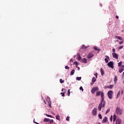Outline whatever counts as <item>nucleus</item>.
Listing matches in <instances>:
<instances>
[{
	"instance_id": "f257e3e1",
	"label": "nucleus",
	"mask_w": 124,
	"mask_h": 124,
	"mask_svg": "<svg viewBox=\"0 0 124 124\" xmlns=\"http://www.w3.org/2000/svg\"><path fill=\"white\" fill-rule=\"evenodd\" d=\"M101 95V102L99 104L98 110L99 111H101L102 107H105V104L106 102L104 101V93L101 91H98L96 93V96H99Z\"/></svg>"
},
{
	"instance_id": "f03ea898",
	"label": "nucleus",
	"mask_w": 124,
	"mask_h": 124,
	"mask_svg": "<svg viewBox=\"0 0 124 124\" xmlns=\"http://www.w3.org/2000/svg\"><path fill=\"white\" fill-rule=\"evenodd\" d=\"M113 92L111 90H110L108 92V96L109 99H112V98H113Z\"/></svg>"
},
{
	"instance_id": "7ed1b4c3",
	"label": "nucleus",
	"mask_w": 124,
	"mask_h": 124,
	"mask_svg": "<svg viewBox=\"0 0 124 124\" xmlns=\"http://www.w3.org/2000/svg\"><path fill=\"white\" fill-rule=\"evenodd\" d=\"M116 113L117 115H122L123 113V110L119 107H117L116 109Z\"/></svg>"
},
{
	"instance_id": "20e7f679",
	"label": "nucleus",
	"mask_w": 124,
	"mask_h": 124,
	"mask_svg": "<svg viewBox=\"0 0 124 124\" xmlns=\"http://www.w3.org/2000/svg\"><path fill=\"white\" fill-rule=\"evenodd\" d=\"M93 56H94V51H92L90 52L87 57H88V58L90 59H91V58H93Z\"/></svg>"
},
{
	"instance_id": "39448f33",
	"label": "nucleus",
	"mask_w": 124,
	"mask_h": 124,
	"mask_svg": "<svg viewBox=\"0 0 124 124\" xmlns=\"http://www.w3.org/2000/svg\"><path fill=\"white\" fill-rule=\"evenodd\" d=\"M108 67H110L112 69L114 68V62L111 61L108 63Z\"/></svg>"
},
{
	"instance_id": "423d86ee",
	"label": "nucleus",
	"mask_w": 124,
	"mask_h": 124,
	"mask_svg": "<svg viewBox=\"0 0 124 124\" xmlns=\"http://www.w3.org/2000/svg\"><path fill=\"white\" fill-rule=\"evenodd\" d=\"M97 91H98V87H93L91 90V93H93V94H94L95 92H96Z\"/></svg>"
},
{
	"instance_id": "0eeeda50",
	"label": "nucleus",
	"mask_w": 124,
	"mask_h": 124,
	"mask_svg": "<svg viewBox=\"0 0 124 124\" xmlns=\"http://www.w3.org/2000/svg\"><path fill=\"white\" fill-rule=\"evenodd\" d=\"M97 113V108H94L92 110V114L93 116H96Z\"/></svg>"
},
{
	"instance_id": "6e6552de",
	"label": "nucleus",
	"mask_w": 124,
	"mask_h": 124,
	"mask_svg": "<svg viewBox=\"0 0 124 124\" xmlns=\"http://www.w3.org/2000/svg\"><path fill=\"white\" fill-rule=\"evenodd\" d=\"M124 70V65H123L121 67L119 68V73H122V72H123Z\"/></svg>"
},
{
	"instance_id": "1a4fd4ad",
	"label": "nucleus",
	"mask_w": 124,
	"mask_h": 124,
	"mask_svg": "<svg viewBox=\"0 0 124 124\" xmlns=\"http://www.w3.org/2000/svg\"><path fill=\"white\" fill-rule=\"evenodd\" d=\"M112 57L113 58H114V59H116L117 60L119 59V57H118V54H117L116 53H112Z\"/></svg>"
},
{
	"instance_id": "9d476101",
	"label": "nucleus",
	"mask_w": 124,
	"mask_h": 124,
	"mask_svg": "<svg viewBox=\"0 0 124 124\" xmlns=\"http://www.w3.org/2000/svg\"><path fill=\"white\" fill-rule=\"evenodd\" d=\"M122 124V120L120 119H117L116 121V124Z\"/></svg>"
},
{
	"instance_id": "9b49d317",
	"label": "nucleus",
	"mask_w": 124,
	"mask_h": 124,
	"mask_svg": "<svg viewBox=\"0 0 124 124\" xmlns=\"http://www.w3.org/2000/svg\"><path fill=\"white\" fill-rule=\"evenodd\" d=\"M81 62H84L85 63H87L88 62L87 61V59L83 58V59H81Z\"/></svg>"
},
{
	"instance_id": "f8f14e48",
	"label": "nucleus",
	"mask_w": 124,
	"mask_h": 124,
	"mask_svg": "<svg viewBox=\"0 0 124 124\" xmlns=\"http://www.w3.org/2000/svg\"><path fill=\"white\" fill-rule=\"evenodd\" d=\"M103 124H105V123H107V117H105L102 120Z\"/></svg>"
},
{
	"instance_id": "ddd939ff",
	"label": "nucleus",
	"mask_w": 124,
	"mask_h": 124,
	"mask_svg": "<svg viewBox=\"0 0 124 124\" xmlns=\"http://www.w3.org/2000/svg\"><path fill=\"white\" fill-rule=\"evenodd\" d=\"M106 57L107 58L105 59V62L106 63H108V62H109V61L108 60V59H109V56L106 55Z\"/></svg>"
},
{
	"instance_id": "4468645a",
	"label": "nucleus",
	"mask_w": 124,
	"mask_h": 124,
	"mask_svg": "<svg viewBox=\"0 0 124 124\" xmlns=\"http://www.w3.org/2000/svg\"><path fill=\"white\" fill-rule=\"evenodd\" d=\"M117 81H118V78L117 77V76H115L114 78V82L115 84H117Z\"/></svg>"
},
{
	"instance_id": "2eb2a0df",
	"label": "nucleus",
	"mask_w": 124,
	"mask_h": 124,
	"mask_svg": "<svg viewBox=\"0 0 124 124\" xmlns=\"http://www.w3.org/2000/svg\"><path fill=\"white\" fill-rule=\"evenodd\" d=\"M100 72H101V74L102 76H103V75H104V70H103V69L102 68H101L100 69Z\"/></svg>"
},
{
	"instance_id": "dca6fc26",
	"label": "nucleus",
	"mask_w": 124,
	"mask_h": 124,
	"mask_svg": "<svg viewBox=\"0 0 124 124\" xmlns=\"http://www.w3.org/2000/svg\"><path fill=\"white\" fill-rule=\"evenodd\" d=\"M116 38H117V39H119V40H123V37H122V36H116Z\"/></svg>"
},
{
	"instance_id": "f3484780",
	"label": "nucleus",
	"mask_w": 124,
	"mask_h": 124,
	"mask_svg": "<svg viewBox=\"0 0 124 124\" xmlns=\"http://www.w3.org/2000/svg\"><path fill=\"white\" fill-rule=\"evenodd\" d=\"M48 106L50 108H52V102H50V101H48Z\"/></svg>"
},
{
	"instance_id": "a211bd4d",
	"label": "nucleus",
	"mask_w": 124,
	"mask_h": 124,
	"mask_svg": "<svg viewBox=\"0 0 124 124\" xmlns=\"http://www.w3.org/2000/svg\"><path fill=\"white\" fill-rule=\"evenodd\" d=\"M49 119L48 118H45L44 120V123H47V122L49 123Z\"/></svg>"
},
{
	"instance_id": "6ab92c4d",
	"label": "nucleus",
	"mask_w": 124,
	"mask_h": 124,
	"mask_svg": "<svg viewBox=\"0 0 124 124\" xmlns=\"http://www.w3.org/2000/svg\"><path fill=\"white\" fill-rule=\"evenodd\" d=\"M120 94H121V91H119L118 92L117 96H116V98H119V96H120Z\"/></svg>"
},
{
	"instance_id": "aec40b11",
	"label": "nucleus",
	"mask_w": 124,
	"mask_h": 124,
	"mask_svg": "<svg viewBox=\"0 0 124 124\" xmlns=\"http://www.w3.org/2000/svg\"><path fill=\"white\" fill-rule=\"evenodd\" d=\"M75 72V70L73 69L70 73V75H73Z\"/></svg>"
},
{
	"instance_id": "412c9836",
	"label": "nucleus",
	"mask_w": 124,
	"mask_h": 124,
	"mask_svg": "<svg viewBox=\"0 0 124 124\" xmlns=\"http://www.w3.org/2000/svg\"><path fill=\"white\" fill-rule=\"evenodd\" d=\"M96 79L95 78L93 77L92 78V82L94 83V82H96Z\"/></svg>"
},
{
	"instance_id": "4be33fe9",
	"label": "nucleus",
	"mask_w": 124,
	"mask_h": 124,
	"mask_svg": "<svg viewBox=\"0 0 124 124\" xmlns=\"http://www.w3.org/2000/svg\"><path fill=\"white\" fill-rule=\"evenodd\" d=\"M118 66L120 67V66H122V64H123V61H121L120 62L118 63Z\"/></svg>"
},
{
	"instance_id": "5701e85b",
	"label": "nucleus",
	"mask_w": 124,
	"mask_h": 124,
	"mask_svg": "<svg viewBox=\"0 0 124 124\" xmlns=\"http://www.w3.org/2000/svg\"><path fill=\"white\" fill-rule=\"evenodd\" d=\"M87 48H88V47H87L85 45H83L82 47H81V49H83V50H85V49H87Z\"/></svg>"
},
{
	"instance_id": "b1692460",
	"label": "nucleus",
	"mask_w": 124,
	"mask_h": 124,
	"mask_svg": "<svg viewBox=\"0 0 124 124\" xmlns=\"http://www.w3.org/2000/svg\"><path fill=\"white\" fill-rule=\"evenodd\" d=\"M81 79H82V78H81V77H77L76 78V80H77L78 81H81Z\"/></svg>"
},
{
	"instance_id": "393cba45",
	"label": "nucleus",
	"mask_w": 124,
	"mask_h": 124,
	"mask_svg": "<svg viewBox=\"0 0 124 124\" xmlns=\"http://www.w3.org/2000/svg\"><path fill=\"white\" fill-rule=\"evenodd\" d=\"M48 123H50L51 124H53L54 123V120L52 119H49Z\"/></svg>"
},
{
	"instance_id": "a878e982",
	"label": "nucleus",
	"mask_w": 124,
	"mask_h": 124,
	"mask_svg": "<svg viewBox=\"0 0 124 124\" xmlns=\"http://www.w3.org/2000/svg\"><path fill=\"white\" fill-rule=\"evenodd\" d=\"M78 61H81L82 60V58L81 57V56H80V55H79L78 57Z\"/></svg>"
},
{
	"instance_id": "bb28decb",
	"label": "nucleus",
	"mask_w": 124,
	"mask_h": 124,
	"mask_svg": "<svg viewBox=\"0 0 124 124\" xmlns=\"http://www.w3.org/2000/svg\"><path fill=\"white\" fill-rule=\"evenodd\" d=\"M60 82L61 83V84H62V83H64V80H62V79L61 78L60 79Z\"/></svg>"
},
{
	"instance_id": "cd10ccee",
	"label": "nucleus",
	"mask_w": 124,
	"mask_h": 124,
	"mask_svg": "<svg viewBox=\"0 0 124 124\" xmlns=\"http://www.w3.org/2000/svg\"><path fill=\"white\" fill-rule=\"evenodd\" d=\"M68 96H69L70 95V89L68 90V93H67Z\"/></svg>"
},
{
	"instance_id": "c85d7f7f",
	"label": "nucleus",
	"mask_w": 124,
	"mask_h": 124,
	"mask_svg": "<svg viewBox=\"0 0 124 124\" xmlns=\"http://www.w3.org/2000/svg\"><path fill=\"white\" fill-rule=\"evenodd\" d=\"M66 91H65L63 93H61V94H62V96H64V94L65 93Z\"/></svg>"
},
{
	"instance_id": "c756f323",
	"label": "nucleus",
	"mask_w": 124,
	"mask_h": 124,
	"mask_svg": "<svg viewBox=\"0 0 124 124\" xmlns=\"http://www.w3.org/2000/svg\"><path fill=\"white\" fill-rule=\"evenodd\" d=\"M56 120H58L59 121H60V115H59V114H58L57 116H56Z\"/></svg>"
},
{
	"instance_id": "7c9ffc66",
	"label": "nucleus",
	"mask_w": 124,
	"mask_h": 124,
	"mask_svg": "<svg viewBox=\"0 0 124 124\" xmlns=\"http://www.w3.org/2000/svg\"><path fill=\"white\" fill-rule=\"evenodd\" d=\"M74 64H75L76 67H77V66H78V62H76V61L75 62H74Z\"/></svg>"
},
{
	"instance_id": "2f4dec72",
	"label": "nucleus",
	"mask_w": 124,
	"mask_h": 124,
	"mask_svg": "<svg viewBox=\"0 0 124 124\" xmlns=\"http://www.w3.org/2000/svg\"><path fill=\"white\" fill-rule=\"evenodd\" d=\"M98 118H99V119H100V120H101V119H102V116L101 115V114H98Z\"/></svg>"
},
{
	"instance_id": "473e14b6",
	"label": "nucleus",
	"mask_w": 124,
	"mask_h": 124,
	"mask_svg": "<svg viewBox=\"0 0 124 124\" xmlns=\"http://www.w3.org/2000/svg\"><path fill=\"white\" fill-rule=\"evenodd\" d=\"M46 116L48 117L49 118H54V116H52V115H50L49 114H46Z\"/></svg>"
},
{
	"instance_id": "72a5a7b5",
	"label": "nucleus",
	"mask_w": 124,
	"mask_h": 124,
	"mask_svg": "<svg viewBox=\"0 0 124 124\" xmlns=\"http://www.w3.org/2000/svg\"><path fill=\"white\" fill-rule=\"evenodd\" d=\"M113 87H114L113 85H110L109 86V89H113Z\"/></svg>"
},
{
	"instance_id": "f704fd0d",
	"label": "nucleus",
	"mask_w": 124,
	"mask_h": 124,
	"mask_svg": "<svg viewBox=\"0 0 124 124\" xmlns=\"http://www.w3.org/2000/svg\"><path fill=\"white\" fill-rule=\"evenodd\" d=\"M109 120L110 121V122H112L113 121V116L111 115L109 118Z\"/></svg>"
},
{
	"instance_id": "c9c22d12",
	"label": "nucleus",
	"mask_w": 124,
	"mask_h": 124,
	"mask_svg": "<svg viewBox=\"0 0 124 124\" xmlns=\"http://www.w3.org/2000/svg\"><path fill=\"white\" fill-rule=\"evenodd\" d=\"M124 48V46H120L118 49L119 50H121V49H123Z\"/></svg>"
},
{
	"instance_id": "e433bc0d",
	"label": "nucleus",
	"mask_w": 124,
	"mask_h": 124,
	"mask_svg": "<svg viewBox=\"0 0 124 124\" xmlns=\"http://www.w3.org/2000/svg\"><path fill=\"white\" fill-rule=\"evenodd\" d=\"M110 112V108H108L106 112V114L109 113Z\"/></svg>"
},
{
	"instance_id": "4c0bfd02",
	"label": "nucleus",
	"mask_w": 124,
	"mask_h": 124,
	"mask_svg": "<svg viewBox=\"0 0 124 124\" xmlns=\"http://www.w3.org/2000/svg\"><path fill=\"white\" fill-rule=\"evenodd\" d=\"M94 50H96V51H100V49H98L97 48H96V47H94Z\"/></svg>"
},
{
	"instance_id": "58836bf2",
	"label": "nucleus",
	"mask_w": 124,
	"mask_h": 124,
	"mask_svg": "<svg viewBox=\"0 0 124 124\" xmlns=\"http://www.w3.org/2000/svg\"><path fill=\"white\" fill-rule=\"evenodd\" d=\"M79 90L81 91H82V92L84 91V89H83V87H80V88H79Z\"/></svg>"
},
{
	"instance_id": "ea45409f",
	"label": "nucleus",
	"mask_w": 124,
	"mask_h": 124,
	"mask_svg": "<svg viewBox=\"0 0 124 124\" xmlns=\"http://www.w3.org/2000/svg\"><path fill=\"white\" fill-rule=\"evenodd\" d=\"M65 69H69V67H68V66H65Z\"/></svg>"
},
{
	"instance_id": "a19ab883",
	"label": "nucleus",
	"mask_w": 124,
	"mask_h": 124,
	"mask_svg": "<svg viewBox=\"0 0 124 124\" xmlns=\"http://www.w3.org/2000/svg\"><path fill=\"white\" fill-rule=\"evenodd\" d=\"M116 115L114 114V115H113V120H116Z\"/></svg>"
},
{
	"instance_id": "79ce46f5",
	"label": "nucleus",
	"mask_w": 124,
	"mask_h": 124,
	"mask_svg": "<svg viewBox=\"0 0 124 124\" xmlns=\"http://www.w3.org/2000/svg\"><path fill=\"white\" fill-rule=\"evenodd\" d=\"M69 116H67V117H66V121H69Z\"/></svg>"
},
{
	"instance_id": "37998d69",
	"label": "nucleus",
	"mask_w": 124,
	"mask_h": 124,
	"mask_svg": "<svg viewBox=\"0 0 124 124\" xmlns=\"http://www.w3.org/2000/svg\"><path fill=\"white\" fill-rule=\"evenodd\" d=\"M94 75L95 76L96 78H97V73H95Z\"/></svg>"
},
{
	"instance_id": "c03bdc74",
	"label": "nucleus",
	"mask_w": 124,
	"mask_h": 124,
	"mask_svg": "<svg viewBox=\"0 0 124 124\" xmlns=\"http://www.w3.org/2000/svg\"><path fill=\"white\" fill-rule=\"evenodd\" d=\"M70 62H73V59H71L70 60Z\"/></svg>"
},
{
	"instance_id": "a18cd8bd",
	"label": "nucleus",
	"mask_w": 124,
	"mask_h": 124,
	"mask_svg": "<svg viewBox=\"0 0 124 124\" xmlns=\"http://www.w3.org/2000/svg\"><path fill=\"white\" fill-rule=\"evenodd\" d=\"M123 43H124V41H121L120 42H119V44H123Z\"/></svg>"
},
{
	"instance_id": "49530a36",
	"label": "nucleus",
	"mask_w": 124,
	"mask_h": 124,
	"mask_svg": "<svg viewBox=\"0 0 124 124\" xmlns=\"http://www.w3.org/2000/svg\"><path fill=\"white\" fill-rule=\"evenodd\" d=\"M63 91H64V92H65V91H66V90L65 89L62 88V92H63Z\"/></svg>"
},
{
	"instance_id": "de8ad7c7",
	"label": "nucleus",
	"mask_w": 124,
	"mask_h": 124,
	"mask_svg": "<svg viewBox=\"0 0 124 124\" xmlns=\"http://www.w3.org/2000/svg\"><path fill=\"white\" fill-rule=\"evenodd\" d=\"M112 51L113 53H115V48L112 49Z\"/></svg>"
},
{
	"instance_id": "09e8293b",
	"label": "nucleus",
	"mask_w": 124,
	"mask_h": 124,
	"mask_svg": "<svg viewBox=\"0 0 124 124\" xmlns=\"http://www.w3.org/2000/svg\"><path fill=\"white\" fill-rule=\"evenodd\" d=\"M123 93H124V90H122L121 94H123Z\"/></svg>"
},
{
	"instance_id": "8fccbe9b",
	"label": "nucleus",
	"mask_w": 124,
	"mask_h": 124,
	"mask_svg": "<svg viewBox=\"0 0 124 124\" xmlns=\"http://www.w3.org/2000/svg\"><path fill=\"white\" fill-rule=\"evenodd\" d=\"M116 19H119V16H116Z\"/></svg>"
},
{
	"instance_id": "3c124183",
	"label": "nucleus",
	"mask_w": 124,
	"mask_h": 124,
	"mask_svg": "<svg viewBox=\"0 0 124 124\" xmlns=\"http://www.w3.org/2000/svg\"><path fill=\"white\" fill-rule=\"evenodd\" d=\"M93 84H94V82L91 83V86H93Z\"/></svg>"
},
{
	"instance_id": "603ef678",
	"label": "nucleus",
	"mask_w": 124,
	"mask_h": 124,
	"mask_svg": "<svg viewBox=\"0 0 124 124\" xmlns=\"http://www.w3.org/2000/svg\"><path fill=\"white\" fill-rule=\"evenodd\" d=\"M106 88H107L108 89H109V86H106Z\"/></svg>"
},
{
	"instance_id": "864d4df0",
	"label": "nucleus",
	"mask_w": 124,
	"mask_h": 124,
	"mask_svg": "<svg viewBox=\"0 0 124 124\" xmlns=\"http://www.w3.org/2000/svg\"><path fill=\"white\" fill-rule=\"evenodd\" d=\"M116 122V119H113V123H115Z\"/></svg>"
},
{
	"instance_id": "5fc2aeb1",
	"label": "nucleus",
	"mask_w": 124,
	"mask_h": 124,
	"mask_svg": "<svg viewBox=\"0 0 124 124\" xmlns=\"http://www.w3.org/2000/svg\"><path fill=\"white\" fill-rule=\"evenodd\" d=\"M96 124H100V123H99V122H98V123H97Z\"/></svg>"
},
{
	"instance_id": "6e6d98bb",
	"label": "nucleus",
	"mask_w": 124,
	"mask_h": 124,
	"mask_svg": "<svg viewBox=\"0 0 124 124\" xmlns=\"http://www.w3.org/2000/svg\"><path fill=\"white\" fill-rule=\"evenodd\" d=\"M33 123H35V121H34V120H33Z\"/></svg>"
},
{
	"instance_id": "4d7b16f0",
	"label": "nucleus",
	"mask_w": 124,
	"mask_h": 124,
	"mask_svg": "<svg viewBox=\"0 0 124 124\" xmlns=\"http://www.w3.org/2000/svg\"><path fill=\"white\" fill-rule=\"evenodd\" d=\"M101 6H102V4H100Z\"/></svg>"
},
{
	"instance_id": "13d9d810",
	"label": "nucleus",
	"mask_w": 124,
	"mask_h": 124,
	"mask_svg": "<svg viewBox=\"0 0 124 124\" xmlns=\"http://www.w3.org/2000/svg\"><path fill=\"white\" fill-rule=\"evenodd\" d=\"M44 102H45V103H46V102H45V101H44Z\"/></svg>"
},
{
	"instance_id": "bf43d9fd",
	"label": "nucleus",
	"mask_w": 124,
	"mask_h": 124,
	"mask_svg": "<svg viewBox=\"0 0 124 124\" xmlns=\"http://www.w3.org/2000/svg\"><path fill=\"white\" fill-rule=\"evenodd\" d=\"M78 69H80V68H79V67H78Z\"/></svg>"
},
{
	"instance_id": "052dcab7",
	"label": "nucleus",
	"mask_w": 124,
	"mask_h": 124,
	"mask_svg": "<svg viewBox=\"0 0 124 124\" xmlns=\"http://www.w3.org/2000/svg\"><path fill=\"white\" fill-rule=\"evenodd\" d=\"M78 69H80V68H79V67H78Z\"/></svg>"
},
{
	"instance_id": "680f3d73",
	"label": "nucleus",
	"mask_w": 124,
	"mask_h": 124,
	"mask_svg": "<svg viewBox=\"0 0 124 124\" xmlns=\"http://www.w3.org/2000/svg\"><path fill=\"white\" fill-rule=\"evenodd\" d=\"M123 74H124V72H123Z\"/></svg>"
},
{
	"instance_id": "e2e57ef3",
	"label": "nucleus",
	"mask_w": 124,
	"mask_h": 124,
	"mask_svg": "<svg viewBox=\"0 0 124 124\" xmlns=\"http://www.w3.org/2000/svg\"><path fill=\"white\" fill-rule=\"evenodd\" d=\"M122 31H124L123 30Z\"/></svg>"
}]
</instances>
